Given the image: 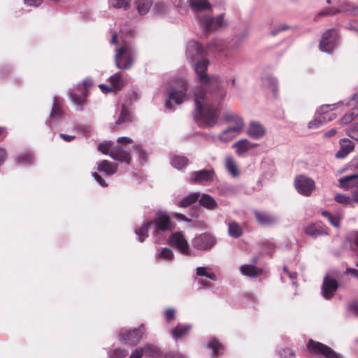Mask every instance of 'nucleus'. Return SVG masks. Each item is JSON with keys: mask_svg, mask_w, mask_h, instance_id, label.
Here are the masks:
<instances>
[{"mask_svg": "<svg viewBox=\"0 0 358 358\" xmlns=\"http://www.w3.org/2000/svg\"><path fill=\"white\" fill-rule=\"evenodd\" d=\"M209 61L205 59L194 64V71L201 83L194 90L195 117L197 124L203 128L213 127L216 123L217 103L226 94L221 82L206 73Z\"/></svg>", "mask_w": 358, "mask_h": 358, "instance_id": "nucleus-1", "label": "nucleus"}, {"mask_svg": "<svg viewBox=\"0 0 358 358\" xmlns=\"http://www.w3.org/2000/svg\"><path fill=\"white\" fill-rule=\"evenodd\" d=\"M151 228H153L155 233L171 230L172 224L169 215L166 212H158L154 220L147 221L136 229V234L140 242L144 241L148 236V229Z\"/></svg>", "mask_w": 358, "mask_h": 358, "instance_id": "nucleus-2", "label": "nucleus"}, {"mask_svg": "<svg viewBox=\"0 0 358 358\" xmlns=\"http://www.w3.org/2000/svg\"><path fill=\"white\" fill-rule=\"evenodd\" d=\"M225 120L228 127L217 136V138L221 142L229 143L243 131L245 122L241 116L232 113L225 116Z\"/></svg>", "mask_w": 358, "mask_h": 358, "instance_id": "nucleus-3", "label": "nucleus"}, {"mask_svg": "<svg viewBox=\"0 0 358 358\" xmlns=\"http://www.w3.org/2000/svg\"><path fill=\"white\" fill-rule=\"evenodd\" d=\"M115 52V63L118 69L127 71L133 66L137 57V50L135 48L124 43L116 48Z\"/></svg>", "mask_w": 358, "mask_h": 358, "instance_id": "nucleus-4", "label": "nucleus"}, {"mask_svg": "<svg viewBox=\"0 0 358 358\" xmlns=\"http://www.w3.org/2000/svg\"><path fill=\"white\" fill-rule=\"evenodd\" d=\"M187 83L184 78L173 80L167 90L166 107L173 109L175 105L180 104L186 96Z\"/></svg>", "mask_w": 358, "mask_h": 358, "instance_id": "nucleus-5", "label": "nucleus"}, {"mask_svg": "<svg viewBox=\"0 0 358 358\" xmlns=\"http://www.w3.org/2000/svg\"><path fill=\"white\" fill-rule=\"evenodd\" d=\"M99 151L104 155H109L113 159L122 163L130 164L131 157L130 154L120 146H113L111 141H104L98 146Z\"/></svg>", "mask_w": 358, "mask_h": 358, "instance_id": "nucleus-6", "label": "nucleus"}, {"mask_svg": "<svg viewBox=\"0 0 358 358\" xmlns=\"http://www.w3.org/2000/svg\"><path fill=\"white\" fill-rule=\"evenodd\" d=\"M341 103H337L336 104L331 105H323L317 111V114L315 116V118L310 121L308 124V127L310 129H316L320 127L324 123L329 122L334 119L335 116L334 114L329 115L327 117L324 115L328 112L329 110H332L336 108V106L340 104Z\"/></svg>", "mask_w": 358, "mask_h": 358, "instance_id": "nucleus-7", "label": "nucleus"}, {"mask_svg": "<svg viewBox=\"0 0 358 358\" xmlns=\"http://www.w3.org/2000/svg\"><path fill=\"white\" fill-rule=\"evenodd\" d=\"M307 348L309 352L315 356L324 355L327 358H340V355L331 348L312 339L309 340Z\"/></svg>", "mask_w": 358, "mask_h": 358, "instance_id": "nucleus-8", "label": "nucleus"}, {"mask_svg": "<svg viewBox=\"0 0 358 358\" xmlns=\"http://www.w3.org/2000/svg\"><path fill=\"white\" fill-rule=\"evenodd\" d=\"M145 329L143 324L134 329H122L119 334L120 341L126 345H134L142 338Z\"/></svg>", "mask_w": 358, "mask_h": 358, "instance_id": "nucleus-9", "label": "nucleus"}, {"mask_svg": "<svg viewBox=\"0 0 358 358\" xmlns=\"http://www.w3.org/2000/svg\"><path fill=\"white\" fill-rule=\"evenodd\" d=\"M222 15L217 17L201 16L199 19L200 26L207 32H212L226 25Z\"/></svg>", "mask_w": 358, "mask_h": 358, "instance_id": "nucleus-10", "label": "nucleus"}, {"mask_svg": "<svg viewBox=\"0 0 358 358\" xmlns=\"http://www.w3.org/2000/svg\"><path fill=\"white\" fill-rule=\"evenodd\" d=\"M337 41V31L335 29L327 30L322 36L319 45L320 50L327 53L331 52L336 47Z\"/></svg>", "mask_w": 358, "mask_h": 358, "instance_id": "nucleus-11", "label": "nucleus"}, {"mask_svg": "<svg viewBox=\"0 0 358 358\" xmlns=\"http://www.w3.org/2000/svg\"><path fill=\"white\" fill-rule=\"evenodd\" d=\"M294 185L297 192L306 196H310L315 187L314 180L304 176H297Z\"/></svg>", "mask_w": 358, "mask_h": 358, "instance_id": "nucleus-12", "label": "nucleus"}, {"mask_svg": "<svg viewBox=\"0 0 358 358\" xmlns=\"http://www.w3.org/2000/svg\"><path fill=\"white\" fill-rule=\"evenodd\" d=\"M194 248L201 250H210L215 243V238L208 233H203L193 238L192 241Z\"/></svg>", "mask_w": 358, "mask_h": 358, "instance_id": "nucleus-13", "label": "nucleus"}, {"mask_svg": "<svg viewBox=\"0 0 358 358\" xmlns=\"http://www.w3.org/2000/svg\"><path fill=\"white\" fill-rule=\"evenodd\" d=\"M258 145V143H253L248 138H241L234 143L232 147L235 149V152L237 156L245 157Z\"/></svg>", "mask_w": 358, "mask_h": 358, "instance_id": "nucleus-14", "label": "nucleus"}, {"mask_svg": "<svg viewBox=\"0 0 358 358\" xmlns=\"http://www.w3.org/2000/svg\"><path fill=\"white\" fill-rule=\"evenodd\" d=\"M347 106L352 107L350 112L346 113L339 120L341 125L351 122L358 116V92L355 93L347 103Z\"/></svg>", "mask_w": 358, "mask_h": 358, "instance_id": "nucleus-15", "label": "nucleus"}, {"mask_svg": "<svg viewBox=\"0 0 358 358\" xmlns=\"http://www.w3.org/2000/svg\"><path fill=\"white\" fill-rule=\"evenodd\" d=\"M246 134L250 138L259 140L264 137L266 134V129L259 122L252 121L248 124Z\"/></svg>", "mask_w": 358, "mask_h": 358, "instance_id": "nucleus-16", "label": "nucleus"}, {"mask_svg": "<svg viewBox=\"0 0 358 358\" xmlns=\"http://www.w3.org/2000/svg\"><path fill=\"white\" fill-rule=\"evenodd\" d=\"M338 285L337 281L331 276L324 278L322 287V294L326 299H330L336 293Z\"/></svg>", "mask_w": 358, "mask_h": 358, "instance_id": "nucleus-17", "label": "nucleus"}, {"mask_svg": "<svg viewBox=\"0 0 358 358\" xmlns=\"http://www.w3.org/2000/svg\"><path fill=\"white\" fill-rule=\"evenodd\" d=\"M169 242L172 246L177 248L181 253L185 255L189 253L188 243L181 232L173 233L170 237Z\"/></svg>", "mask_w": 358, "mask_h": 358, "instance_id": "nucleus-18", "label": "nucleus"}, {"mask_svg": "<svg viewBox=\"0 0 358 358\" xmlns=\"http://www.w3.org/2000/svg\"><path fill=\"white\" fill-rule=\"evenodd\" d=\"M215 172L213 169H203L192 173L190 181L196 183H208L213 180Z\"/></svg>", "mask_w": 358, "mask_h": 358, "instance_id": "nucleus-19", "label": "nucleus"}, {"mask_svg": "<svg viewBox=\"0 0 358 358\" xmlns=\"http://www.w3.org/2000/svg\"><path fill=\"white\" fill-rule=\"evenodd\" d=\"M204 52L200 45L194 41H189L186 48V57L189 62L196 60Z\"/></svg>", "mask_w": 358, "mask_h": 358, "instance_id": "nucleus-20", "label": "nucleus"}, {"mask_svg": "<svg viewBox=\"0 0 358 358\" xmlns=\"http://www.w3.org/2000/svg\"><path fill=\"white\" fill-rule=\"evenodd\" d=\"M345 13L348 15H358V6L350 3H345L341 5L340 8H331L326 13H320V15H327V14H337L339 13Z\"/></svg>", "mask_w": 358, "mask_h": 358, "instance_id": "nucleus-21", "label": "nucleus"}, {"mask_svg": "<svg viewBox=\"0 0 358 358\" xmlns=\"http://www.w3.org/2000/svg\"><path fill=\"white\" fill-rule=\"evenodd\" d=\"M305 232L307 235L313 238L328 234L326 227L322 222H316L308 225L305 228Z\"/></svg>", "mask_w": 358, "mask_h": 358, "instance_id": "nucleus-22", "label": "nucleus"}, {"mask_svg": "<svg viewBox=\"0 0 358 358\" xmlns=\"http://www.w3.org/2000/svg\"><path fill=\"white\" fill-rule=\"evenodd\" d=\"M255 216L258 223L261 225L273 224L278 220L277 216L266 212L255 211Z\"/></svg>", "mask_w": 358, "mask_h": 358, "instance_id": "nucleus-23", "label": "nucleus"}, {"mask_svg": "<svg viewBox=\"0 0 358 358\" xmlns=\"http://www.w3.org/2000/svg\"><path fill=\"white\" fill-rule=\"evenodd\" d=\"M224 167L227 173L233 178L239 177L241 172L235 159L231 156H227L224 159Z\"/></svg>", "mask_w": 358, "mask_h": 358, "instance_id": "nucleus-24", "label": "nucleus"}, {"mask_svg": "<svg viewBox=\"0 0 358 358\" xmlns=\"http://www.w3.org/2000/svg\"><path fill=\"white\" fill-rule=\"evenodd\" d=\"M341 149L336 152V157L337 158H343L348 155L355 147V143L348 138H343L340 140Z\"/></svg>", "mask_w": 358, "mask_h": 358, "instance_id": "nucleus-25", "label": "nucleus"}, {"mask_svg": "<svg viewBox=\"0 0 358 358\" xmlns=\"http://www.w3.org/2000/svg\"><path fill=\"white\" fill-rule=\"evenodd\" d=\"M118 164L103 160L98 164V170L106 176H112L117 172Z\"/></svg>", "mask_w": 358, "mask_h": 358, "instance_id": "nucleus-26", "label": "nucleus"}, {"mask_svg": "<svg viewBox=\"0 0 358 358\" xmlns=\"http://www.w3.org/2000/svg\"><path fill=\"white\" fill-rule=\"evenodd\" d=\"M338 182L340 186L343 188H351L358 186V174H354L341 178Z\"/></svg>", "mask_w": 358, "mask_h": 358, "instance_id": "nucleus-27", "label": "nucleus"}, {"mask_svg": "<svg viewBox=\"0 0 358 358\" xmlns=\"http://www.w3.org/2000/svg\"><path fill=\"white\" fill-rule=\"evenodd\" d=\"M240 271L242 275L250 278H255L262 273L261 269L257 268V267L251 264L242 265L240 267Z\"/></svg>", "mask_w": 358, "mask_h": 358, "instance_id": "nucleus-28", "label": "nucleus"}, {"mask_svg": "<svg viewBox=\"0 0 358 358\" xmlns=\"http://www.w3.org/2000/svg\"><path fill=\"white\" fill-rule=\"evenodd\" d=\"M135 4L138 13L141 15H145L153 4V0H136Z\"/></svg>", "mask_w": 358, "mask_h": 358, "instance_id": "nucleus-29", "label": "nucleus"}, {"mask_svg": "<svg viewBox=\"0 0 358 358\" xmlns=\"http://www.w3.org/2000/svg\"><path fill=\"white\" fill-rule=\"evenodd\" d=\"M199 203L208 210H214L217 206L216 201L209 194H203L199 199Z\"/></svg>", "mask_w": 358, "mask_h": 358, "instance_id": "nucleus-30", "label": "nucleus"}, {"mask_svg": "<svg viewBox=\"0 0 358 358\" xmlns=\"http://www.w3.org/2000/svg\"><path fill=\"white\" fill-rule=\"evenodd\" d=\"M187 3L190 8L196 12L208 9L210 7V3L207 0H188Z\"/></svg>", "mask_w": 358, "mask_h": 358, "instance_id": "nucleus-31", "label": "nucleus"}, {"mask_svg": "<svg viewBox=\"0 0 358 358\" xmlns=\"http://www.w3.org/2000/svg\"><path fill=\"white\" fill-rule=\"evenodd\" d=\"M190 329V325L179 324L172 330V336L176 340L180 338L187 334Z\"/></svg>", "mask_w": 358, "mask_h": 358, "instance_id": "nucleus-32", "label": "nucleus"}, {"mask_svg": "<svg viewBox=\"0 0 358 358\" xmlns=\"http://www.w3.org/2000/svg\"><path fill=\"white\" fill-rule=\"evenodd\" d=\"M114 90H120L124 85V79L120 73H115L109 78Z\"/></svg>", "mask_w": 358, "mask_h": 358, "instance_id": "nucleus-33", "label": "nucleus"}, {"mask_svg": "<svg viewBox=\"0 0 358 358\" xmlns=\"http://www.w3.org/2000/svg\"><path fill=\"white\" fill-rule=\"evenodd\" d=\"M228 234L229 236L237 238L243 234V229L238 223L231 222L228 224Z\"/></svg>", "mask_w": 358, "mask_h": 358, "instance_id": "nucleus-34", "label": "nucleus"}, {"mask_svg": "<svg viewBox=\"0 0 358 358\" xmlns=\"http://www.w3.org/2000/svg\"><path fill=\"white\" fill-rule=\"evenodd\" d=\"M188 159L185 156L175 155L171 162L173 167L178 170L185 168L188 164Z\"/></svg>", "mask_w": 358, "mask_h": 358, "instance_id": "nucleus-35", "label": "nucleus"}, {"mask_svg": "<svg viewBox=\"0 0 358 358\" xmlns=\"http://www.w3.org/2000/svg\"><path fill=\"white\" fill-rule=\"evenodd\" d=\"M208 50L213 53H220L224 50V43L220 39H214L208 45Z\"/></svg>", "mask_w": 358, "mask_h": 358, "instance_id": "nucleus-36", "label": "nucleus"}, {"mask_svg": "<svg viewBox=\"0 0 358 358\" xmlns=\"http://www.w3.org/2000/svg\"><path fill=\"white\" fill-rule=\"evenodd\" d=\"M61 115H62L61 109H60L58 103H57L56 99H54L52 108L51 110L50 118L48 120V123H49L50 126L53 124L54 122H56L59 119V117L61 116Z\"/></svg>", "mask_w": 358, "mask_h": 358, "instance_id": "nucleus-37", "label": "nucleus"}, {"mask_svg": "<svg viewBox=\"0 0 358 358\" xmlns=\"http://www.w3.org/2000/svg\"><path fill=\"white\" fill-rule=\"evenodd\" d=\"M196 275L199 276L206 277L213 281L217 280L215 273L209 267L201 266L196 268Z\"/></svg>", "mask_w": 358, "mask_h": 358, "instance_id": "nucleus-38", "label": "nucleus"}, {"mask_svg": "<svg viewBox=\"0 0 358 358\" xmlns=\"http://www.w3.org/2000/svg\"><path fill=\"white\" fill-rule=\"evenodd\" d=\"M199 196L200 194L199 192L191 193L180 201L179 206L181 207L189 206L199 199Z\"/></svg>", "mask_w": 358, "mask_h": 358, "instance_id": "nucleus-39", "label": "nucleus"}, {"mask_svg": "<svg viewBox=\"0 0 358 358\" xmlns=\"http://www.w3.org/2000/svg\"><path fill=\"white\" fill-rule=\"evenodd\" d=\"M174 255L170 248H164L157 254L156 258L158 259H164V260H172L173 259Z\"/></svg>", "mask_w": 358, "mask_h": 358, "instance_id": "nucleus-40", "label": "nucleus"}, {"mask_svg": "<svg viewBox=\"0 0 358 358\" xmlns=\"http://www.w3.org/2000/svg\"><path fill=\"white\" fill-rule=\"evenodd\" d=\"M86 96L87 92H82L81 94H77L76 93L71 94V99L73 103L80 108H81L85 103Z\"/></svg>", "mask_w": 358, "mask_h": 358, "instance_id": "nucleus-41", "label": "nucleus"}, {"mask_svg": "<svg viewBox=\"0 0 358 358\" xmlns=\"http://www.w3.org/2000/svg\"><path fill=\"white\" fill-rule=\"evenodd\" d=\"M208 347L213 350L214 356H217L221 353L223 348L220 343L215 339H212L208 343Z\"/></svg>", "mask_w": 358, "mask_h": 358, "instance_id": "nucleus-42", "label": "nucleus"}, {"mask_svg": "<svg viewBox=\"0 0 358 358\" xmlns=\"http://www.w3.org/2000/svg\"><path fill=\"white\" fill-rule=\"evenodd\" d=\"M131 0H109L110 6L115 8L126 9L129 7Z\"/></svg>", "mask_w": 358, "mask_h": 358, "instance_id": "nucleus-43", "label": "nucleus"}, {"mask_svg": "<svg viewBox=\"0 0 358 358\" xmlns=\"http://www.w3.org/2000/svg\"><path fill=\"white\" fill-rule=\"evenodd\" d=\"M128 355V351L124 348H117L108 352L109 358H123Z\"/></svg>", "mask_w": 358, "mask_h": 358, "instance_id": "nucleus-44", "label": "nucleus"}, {"mask_svg": "<svg viewBox=\"0 0 358 358\" xmlns=\"http://www.w3.org/2000/svg\"><path fill=\"white\" fill-rule=\"evenodd\" d=\"M130 120V114L129 110L123 107L121 110L120 115L118 120L115 122V124L118 125L122 123L127 122Z\"/></svg>", "mask_w": 358, "mask_h": 358, "instance_id": "nucleus-45", "label": "nucleus"}, {"mask_svg": "<svg viewBox=\"0 0 358 358\" xmlns=\"http://www.w3.org/2000/svg\"><path fill=\"white\" fill-rule=\"evenodd\" d=\"M144 355L146 356L154 357L158 355L159 353V350L157 347L153 345H146L143 348Z\"/></svg>", "mask_w": 358, "mask_h": 358, "instance_id": "nucleus-46", "label": "nucleus"}, {"mask_svg": "<svg viewBox=\"0 0 358 358\" xmlns=\"http://www.w3.org/2000/svg\"><path fill=\"white\" fill-rule=\"evenodd\" d=\"M134 150L136 152V154L138 155L140 162L141 164L144 163L147 160V153L143 149L142 146L141 145H135L134 146Z\"/></svg>", "mask_w": 358, "mask_h": 358, "instance_id": "nucleus-47", "label": "nucleus"}, {"mask_svg": "<svg viewBox=\"0 0 358 358\" xmlns=\"http://www.w3.org/2000/svg\"><path fill=\"white\" fill-rule=\"evenodd\" d=\"M334 199L337 203L344 205L352 206L351 198L350 196H347L345 194H338L335 196Z\"/></svg>", "mask_w": 358, "mask_h": 358, "instance_id": "nucleus-48", "label": "nucleus"}, {"mask_svg": "<svg viewBox=\"0 0 358 358\" xmlns=\"http://www.w3.org/2000/svg\"><path fill=\"white\" fill-rule=\"evenodd\" d=\"M347 134L352 138L357 139L358 137V123L352 124L347 129Z\"/></svg>", "mask_w": 358, "mask_h": 358, "instance_id": "nucleus-49", "label": "nucleus"}, {"mask_svg": "<svg viewBox=\"0 0 358 358\" xmlns=\"http://www.w3.org/2000/svg\"><path fill=\"white\" fill-rule=\"evenodd\" d=\"M279 354L281 358H295L294 351L289 348L282 349Z\"/></svg>", "mask_w": 358, "mask_h": 358, "instance_id": "nucleus-50", "label": "nucleus"}, {"mask_svg": "<svg viewBox=\"0 0 358 358\" xmlns=\"http://www.w3.org/2000/svg\"><path fill=\"white\" fill-rule=\"evenodd\" d=\"M348 309L350 312L358 316V300L350 303L348 306Z\"/></svg>", "mask_w": 358, "mask_h": 358, "instance_id": "nucleus-51", "label": "nucleus"}, {"mask_svg": "<svg viewBox=\"0 0 358 358\" xmlns=\"http://www.w3.org/2000/svg\"><path fill=\"white\" fill-rule=\"evenodd\" d=\"M340 220H341V218L339 216L331 215V217L329 219H328V221L332 226H334L336 228H338L340 225Z\"/></svg>", "mask_w": 358, "mask_h": 358, "instance_id": "nucleus-52", "label": "nucleus"}, {"mask_svg": "<svg viewBox=\"0 0 358 358\" xmlns=\"http://www.w3.org/2000/svg\"><path fill=\"white\" fill-rule=\"evenodd\" d=\"M92 176L101 186L106 187L108 185L106 181L97 173L93 172Z\"/></svg>", "mask_w": 358, "mask_h": 358, "instance_id": "nucleus-53", "label": "nucleus"}, {"mask_svg": "<svg viewBox=\"0 0 358 358\" xmlns=\"http://www.w3.org/2000/svg\"><path fill=\"white\" fill-rule=\"evenodd\" d=\"M289 29V27L287 26V25H285V24H280L279 25L278 27L276 28H273L271 31V34L272 36H275L277 35L279 32L280 31H285L286 29Z\"/></svg>", "mask_w": 358, "mask_h": 358, "instance_id": "nucleus-54", "label": "nucleus"}, {"mask_svg": "<svg viewBox=\"0 0 358 358\" xmlns=\"http://www.w3.org/2000/svg\"><path fill=\"white\" fill-rule=\"evenodd\" d=\"M143 355V348H136L131 352L129 358H141Z\"/></svg>", "mask_w": 358, "mask_h": 358, "instance_id": "nucleus-55", "label": "nucleus"}, {"mask_svg": "<svg viewBox=\"0 0 358 358\" xmlns=\"http://www.w3.org/2000/svg\"><path fill=\"white\" fill-rule=\"evenodd\" d=\"M166 7L163 3H157L154 6V10L157 13H162L165 12Z\"/></svg>", "mask_w": 358, "mask_h": 358, "instance_id": "nucleus-56", "label": "nucleus"}, {"mask_svg": "<svg viewBox=\"0 0 358 358\" xmlns=\"http://www.w3.org/2000/svg\"><path fill=\"white\" fill-rule=\"evenodd\" d=\"M165 317L168 322L174 319L175 317V310L172 308H169L165 311Z\"/></svg>", "mask_w": 358, "mask_h": 358, "instance_id": "nucleus-57", "label": "nucleus"}, {"mask_svg": "<svg viewBox=\"0 0 358 358\" xmlns=\"http://www.w3.org/2000/svg\"><path fill=\"white\" fill-rule=\"evenodd\" d=\"M117 142L120 144H131L133 143V141L129 137L124 136V137H119L117 139Z\"/></svg>", "mask_w": 358, "mask_h": 358, "instance_id": "nucleus-58", "label": "nucleus"}, {"mask_svg": "<svg viewBox=\"0 0 358 358\" xmlns=\"http://www.w3.org/2000/svg\"><path fill=\"white\" fill-rule=\"evenodd\" d=\"M7 158V153L4 148L0 147V166L3 164Z\"/></svg>", "mask_w": 358, "mask_h": 358, "instance_id": "nucleus-59", "label": "nucleus"}, {"mask_svg": "<svg viewBox=\"0 0 358 358\" xmlns=\"http://www.w3.org/2000/svg\"><path fill=\"white\" fill-rule=\"evenodd\" d=\"M10 72V68L7 66H0V78H3Z\"/></svg>", "mask_w": 358, "mask_h": 358, "instance_id": "nucleus-60", "label": "nucleus"}, {"mask_svg": "<svg viewBox=\"0 0 358 358\" xmlns=\"http://www.w3.org/2000/svg\"><path fill=\"white\" fill-rule=\"evenodd\" d=\"M24 1L29 6H38L43 2V0H24Z\"/></svg>", "mask_w": 358, "mask_h": 358, "instance_id": "nucleus-61", "label": "nucleus"}, {"mask_svg": "<svg viewBox=\"0 0 358 358\" xmlns=\"http://www.w3.org/2000/svg\"><path fill=\"white\" fill-rule=\"evenodd\" d=\"M92 85V81L90 79H85L83 81L82 85L83 86V92H87V88Z\"/></svg>", "mask_w": 358, "mask_h": 358, "instance_id": "nucleus-62", "label": "nucleus"}, {"mask_svg": "<svg viewBox=\"0 0 358 358\" xmlns=\"http://www.w3.org/2000/svg\"><path fill=\"white\" fill-rule=\"evenodd\" d=\"M99 87L104 93L112 92L115 91L114 89L113 88V87H108V86L105 85L103 84H100L99 85Z\"/></svg>", "mask_w": 358, "mask_h": 358, "instance_id": "nucleus-63", "label": "nucleus"}, {"mask_svg": "<svg viewBox=\"0 0 358 358\" xmlns=\"http://www.w3.org/2000/svg\"><path fill=\"white\" fill-rule=\"evenodd\" d=\"M14 162L16 165H20L22 163V154L18 153L13 158Z\"/></svg>", "mask_w": 358, "mask_h": 358, "instance_id": "nucleus-64", "label": "nucleus"}]
</instances>
